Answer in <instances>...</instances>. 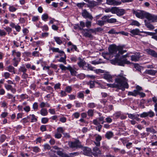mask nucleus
Segmentation results:
<instances>
[{
  "instance_id": "f257e3e1",
  "label": "nucleus",
  "mask_w": 157,
  "mask_h": 157,
  "mask_svg": "<svg viewBox=\"0 0 157 157\" xmlns=\"http://www.w3.org/2000/svg\"><path fill=\"white\" fill-rule=\"evenodd\" d=\"M109 53H106V55H110V58L115 56V58L111 60L112 64L123 66L124 64H129L130 62L127 60L125 58L128 57V55L121 56L124 53L126 52V50H123V47L121 46H117L115 45H111L109 48Z\"/></svg>"
},
{
  "instance_id": "f03ea898",
  "label": "nucleus",
  "mask_w": 157,
  "mask_h": 157,
  "mask_svg": "<svg viewBox=\"0 0 157 157\" xmlns=\"http://www.w3.org/2000/svg\"><path fill=\"white\" fill-rule=\"evenodd\" d=\"M125 75L123 74V71L118 75L115 79V84H107V86L112 88H118L124 91L125 88H128V85L127 83V80L125 77Z\"/></svg>"
},
{
  "instance_id": "7ed1b4c3",
  "label": "nucleus",
  "mask_w": 157,
  "mask_h": 157,
  "mask_svg": "<svg viewBox=\"0 0 157 157\" xmlns=\"http://www.w3.org/2000/svg\"><path fill=\"white\" fill-rule=\"evenodd\" d=\"M132 13L135 14L136 16L139 18L144 19L145 18L147 12L144 10H135L133 9L132 10Z\"/></svg>"
},
{
  "instance_id": "20e7f679",
  "label": "nucleus",
  "mask_w": 157,
  "mask_h": 157,
  "mask_svg": "<svg viewBox=\"0 0 157 157\" xmlns=\"http://www.w3.org/2000/svg\"><path fill=\"white\" fill-rule=\"evenodd\" d=\"M145 18H146L148 21H150L151 22H157V15L151 14L147 12Z\"/></svg>"
},
{
  "instance_id": "39448f33",
  "label": "nucleus",
  "mask_w": 157,
  "mask_h": 157,
  "mask_svg": "<svg viewBox=\"0 0 157 157\" xmlns=\"http://www.w3.org/2000/svg\"><path fill=\"white\" fill-rule=\"evenodd\" d=\"M68 145L69 147L71 148H81L83 147L79 141H76L74 142H69Z\"/></svg>"
},
{
  "instance_id": "423d86ee",
  "label": "nucleus",
  "mask_w": 157,
  "mask_h": 157,
  "mask_svg": "<svg viewBox=\"0 0 157 157\" xmlns=\"http://www.w3.org/2000/svg\"><path fill=\"white\" fill-rule=\"evenodd\" d=\"M79 61L77 64L80 68H82L83 70H86L87 68V63L85 61L80 58H79Z\"/></svg>"
},
{
  "instance_id": "0eeeda50",
  "label": "nucleus",
  "mask_w": 157,
  "mask_h": 157,
  "mask_svg": "<svg viewBox=\"0 0 157 157\" xmlns=\"http://www.w3.org/2000/svg\"><path fill=\"white\" fill-rule=\"evenodd\" d=\"M82 16L85 18H88L91 20H92L93 18L92 16L85 9L82 10Z\"/></svg>"
},
{
  "instance_id": "6e6552de",
  "label": "nucleus",
  "mask_w": 157,
  "mask_h": 157,
  "mask_svg": "<svg viewBox=\"0 0 157 157\" xmlns=\"http://www.w3.org/2000/svg\"><path fill=\"white\" fill-rule=\"evenodd\" d=\"M140 57V53L138 52L130 56L132 61L135 62L138 61Z\"/></svg>"
},
{
  "instance_id": "1a4fd4ad",
  "label": "nucleus",
  "mask_w": 157,
  "mask_h": 157,
  "mask_svg": "<svg viewBox=\"0 0 157 157\" xmlns=\"http://www.w3.org/2000/svg\"><path fill=\"white\" fill-rule=\"evenodd\" d=\"M106 3L109 5H119L121 4L120 1H117L115 0H106Z\"/></svg>"
},
{
  "instance_id": "9d476101",
  "label": "nucleus",
  "mask_w": 157,
  "mask_h": 157,
  "mask_svg": "<svg viewBox=\"0 0 157 157\" xmlns=\"http://www.w3.org/2000/svg\"><path fill=\"white\" fill-rule=\"evenodd\" d=\"M145 51L148 54L154 57L157 58V53L155 51L151 49H147L145 50Z\"/></svg>"
},
{
  "instance_id": "9b49d317",
  "label": "nucleus",
  "mask_w": 157,
  "mask_h": 157,
  "mask_svg": "<svg viewBox=\"0 0 157 157\" xmlns=\"http://www.w3.org/2000/svg\"><path fill=\"white\" fill-rule=\"evenodd\" d=\"M145 51L148 54L154 57L157 58V53L155 51L151 49H147L145 50Z\"/></svg>"
},
{
  "instance_id": "f8f14e48",
  "label": "nucleus",
  "mask_w": 157,
  "mask_h": 157,
  "mask_svg": "<svg viewBox=\"0 0 157 157\" xmlns=\"http://www.w3.org/2000/svg\"><path fill=\"white\" fill-rule=\"evenodd\" d=\"M129 32L132 34L133 35H139L140 33H146V32L143 31L140 32L139 29H135L131 30H130Z\"/></svg>"
},
{
  "instance_id": "ddd939ff",
  "label": "nucleus",
  "mask_w": 157,
  "mask_h": 157,
  "mask_svg": "<svg viewBox=\"0 0 157 157\" xmlns=\"http://www.w3.org/2000/svg\"><path fill=\"white\" fill-rule=\"evenodd\" d=\"M127 114L128 115V117L130 119L133 120L135 119L137 121H139L140 120L139 118H138V117L139 116V115L138 114H132L127 113Z\"/></svg>"
},
{
  "instance_id": "4468645a",
  "label": "nucleus",
  "mask_w": 157,
  "mask_h": 157,
  "mask_svg": "<svg viewBox=\"0 0 157 157\" xmlns=\"http://www.w3.org/2000/svg\"><path fill=\"white\" fill-rule=\"evenodd\" d=\"M102 137L101 136L99 135H98L95 137V141H94V143L98 147L100 146V141L101 140Z\"/></svg>"
},
{
  "instance_id": "2eb2a0df",
  "label": "nucleus",
  "mask_w": 157,
  "mask_h": 157,
  "mask_svg": "<svg viewBox=\"0 0 157 157\" xmlns=\"http://www.w3.org/2000/svg\"><path fill=\"white\" fill-rule=\"evenodd\" d=\"M101 153V151L98 147H95L93 148V155L95 156L100 155Z\"/></svg>"
},
{
  "instance_id": "dca6fc26",
  "label": "nucleus",
  "mask_w": 157,
  "mask_h": 157,
  "mask_svg": "<svg viewBox=\"0 0 157 157\" xmlns=\"http://www.w3.org/2000/svg\"><path fill=\"white\" fill-rule=\"evenodd\" d=\"M84 1L86 2H87L88 3L89 6L90 7H94L97 5V2L93 0H84Z\"/></svg>"
},
{
  "instance_id": "f3484780",
  "label": "nucleus",
  "mask_w": 157,
  "mask_h": 157,
  "mask_svg": "<svg viewBox=\"0 0 157 157\" xmlns=\"http://www.w3.org/2000/svg\"><path fill=\"white\" fill-rule=\"evenodd\" d=\"M50 50H52L53 52H58L60 54H63L64 52L62 50H59L58 48H55L54 47H51L50 48Z\"/></svg>"
},
{
  "instance_id": "a211bd4d",
  "label": "nucleus",
  "mask_w": 157,
  "mask_h": 157,
  "mask_svg": "<svg viewBox=\"0 0 157 157\" xmlns=\"http://www.w3.org/2000/svg\"><path fill=\"white\" fill-rule=\"evenodd\" d=\"M105 136L107 139L110 140L114 136V134L112 131H108L106 133Z\"/></svg>"
},
{
  "instance_id": "6ab92c4d",
  "label": "nucleus",
  "mask_w": 157,
  "mask_h": 157,
  "mask_svg": "<svg viewBox=\"0 0 157 157\" xmlns=\"http://www.w3.org/2000/svg\"><path fill=\"white\" fill-rule=\"evenodd\" d=\"M20 58H16L14 57L12 59L13 63V65L15 67L17 66L18 63L20 61Z\"/></svg>"
},
{
  "instance_id": "aec40b11",
  "label": "nucleus",
  "mask_w": 157,
  "mask_h": 157,
  "mask_svg": "<svg viewBox=\"0 0 157 157\" xmlns=\"http://www.w3.org/2000/svg\"><path fill=\"white\" fill-rule=\"evenodd\" d=\"M125 12V10L124 9H119L118 8L117 15L119 16H121L124 14Z\"/></svg>"
},
{
  "instance_id": "412c9836",
  "label": "nucleus",
  "mask_w": 157,
  "mask_h": 157,
  "mask_svg": "<svg viewBox=\"0 0 157 157\" xmlns=\"http://www.w3.org/2000/svg\"><path fill=\"white\" fill-rule=\"evenodd\" d=\"M68 70L70 71L71 75H72L75 76L77 73V71L70 65H68Z\"/></svg>"
},
{
  "instance_id": "4be33fe9",
  "label": "nucleus",
  "mask_w": 157,
  "mask_h": 157,
  "mask_svg": "<svg viewBox=\"0 0 157 157\" xmlns=\"http://www.w3.org/2000/svg\"><path fill=\"white\" fill-rule=\"evenodd\" d=\"M144 22L145 26L148 28L150 29H154L155 27L154 26L150 23H149L147 20H144Z\"/></svg>"
},
{
  "instance_id": "5701e85b",
  "label": "nucleus",
  "mask_w": 157,
  "mask_h": 157,
  "mask_svg": "<svg viewBox=\"0 0 157 157\" xmlns=\"http://www.w3.org/2000/svg\"><path fill=\"white\" fill-rule=\"evenodd\" d=\"M103 78L109 82H112L113 81L112 76L108 74L104 75L103 76Z\"/></svg>"
},
{
  "instance_id": "b1692460",
  "label": "nucleus",
  "mask_w": 157,
  "mask_h": 157,
  "mask_svg": "<svg viewBox=\"0 0 157 157\" xmlns=\"http://www.w3.org/2000/svg\"><path fill=\"white\" fill-rule=\"evenodd\" d=\"M139 91L137 90H134L133 91H129L128 92V96H132L136 97L138 95Z\"/></svg>"
},
{
  "instance_id": "393cba45",
  "label": "nucleus",
  "mask_w": 157,
  "mask_h": 157,
  "mask_svg": "<svg viewBox=\"0 0 157 157\" xmlns=\"http://www.w3.org/2000/svg\"><path fill=\"white\" fill-rule=\"evenodd\" d=\"M27 118H31V122H35L37 121V118L34 114H30L27 116Z\"/></svg>"
},
{
  "instance_id": "a878e982",
  "label": "nucleus",
  "mask_w": 157,
  "mask_h": 157,
  "mask_svg": "<svg viewBox=\"0 0 157 157\" xmlns=\"http://www.w3.org/2000/svg\"><path fill=\"white\" fill-rule=\"evenodd\" d=\"M12 55L14 57L17 56L18 58H20L21 56V53L15 50H13L12 52Z\"/></svg>"
},
{
  "instance_id": "bb28decb",
  "label": "nucleus",
  "mask_w": 157,
  "mask_h": 157,
  "mask_svg": "<svg viewBox=\"0 0 157 157\" xmlns=\"http://www.w3.org/2000/svg\"><path fill=\"white\" fill-rule=\"evenodd\" d=\"M7 70L11 73L15 74V68L12 66L10 65L6 67Z\"/></svg>"
},
{
  "instance_id": "cd10ccee",
  "label": "nucleus",
  "mask_w": 157,
  "mask_h": 157,
  "mask_svg": "<svg viewBox=\"0 0 157 157\" xmlns=\"http://www.w3.org/2000/svg\"><path fill=\"white\" fill-rule=\"evenodd\" d=\"M27 69L25 67V66L24 64H22L21 66L20 67L19 69V71L20 72H21L23 73H26Z\"/></svg>"
},
{
  "instance_id": "c85d7f7f",
  "label": "nucleus",
  "mask_w": 157,
  "mask_h": 157,
  "mask_svg": "<svg viewBox=\"0 0 157 157\" xmlns=\"http://www.w3.org/2000/svg\"><path fill=\"white\" fill-rule=\"evenodd\" d=\"M48 112L46 109L42 108L40 111V114L43 116H46L47 115Z\"/></svg>"
},
{
  "instance_id": "c756f323",
  "label": "nucleus",
  "mask_w": 157,
  "mask_h": 157,
  "mask_svg": "<svg viewBox=\"0 0 157 157\" xmlns=\"http://www.w3.org/2000/svg\"><path fill=\"white\" fill-rule=\"evenodd\" d=\"M40 106L41 108H43L45 107H49L50 106V105L47 102H42L40 104Z\"/></svg>"
},
{
  "instance_id": "7c9ffc66",
  "label": "nucleus",
  "mask_w": 157,
  "mask_h": 157,
  "mask_svg": "<svg viewBox=\"0 0 157 157\" xmlns=\"http://www.w3.org/2000/svg\"><path fill=\"white\" fill-rule=\"evenodd\" d=\"M54 39L57 43L59 45L61 44L63 42L61 38L59 37H54Z\"/></svg>"
},
{
  "instance_id": "2f4dec72",
  "label": "nucleus",
  "mask_w": 157,
  "mask_h": 157,
  "mask_svg": "<svg viewBox=\"0 0 157 157\" xmlns=\"http://www.w3.org/2000/svg\"><path fill=\"white\" fill-rule=\"evenodd\" d=\"M130 25H135L137 26H139L140 25V24L137 21L133 20L130 23Z\"/></svg>"
},
{
  "instance_id": "473e14b6",
  "label": "nucleus",
  "mask_w": 157,
  "mask_h": 157,
  "mask_svg": "<svg viewBox=\"0 0 157 157\" xmlns=\"http://www.w3.org/2000/svg\"><path fill=\"white\" fill-rule=\"evenodd\" d=\"M9 10L10 12H15L17 10V8H16L14 6L10 5Z\"/></svg>"
},
{
  "instance_id": "72a5a7b5",
  "label": "nucleus",
  "mask_w": 157,
  "mask_h": 157,
  "mask_svg": "<svg viewBox=\"0 0 157 157\" xmlns=\"http://www.w3.org/2000/svg\"><path fill=\"white\" fill-rule=\"evenodd\" d=\"M156 72L154 70H148L146 71V73L149 75H154Z\"/></svg>"
},
{
  "instance_id": "f704fd0d",
  "label": "nucleus",
  "mask_w": 157,
  "mask_h": 157,
  "mask_svg": "<svg viewBox=\"0 0 157 157\" xmlns=\"http://www.w3.org/2000/svg\"><path fill=\"white\" fill-rule=\"evenodd\" d=\"M10 74L8 72H5L2 75V76L4 77L5 79H7L10 77Z\"/></svg>"
},
{
  "instance_id": "c9c22d12",
  "label": "nucleus",
  "mask_w": 157,
  "mask_h": 157,
  "mask_svg": "<svg viewBox=\"0 0 157 157\" xmlns=\"http://www.w3.org/2000/svg\"><path fill=\"white\" fill-rule=\"evenodd\" d=\"M48 18V15L47 13L43 14L41 16L42 19L44 21H46Z\"/></svg>"
},
{
  "instance_id": "e433bc0d",
  "label": "nucleus",
  "mask_w": 157,
  "mask_h": 157,
  "mask_svg": "<svg viewBox=\"0 0 157 157\" xmlns=\"http://www.w3.org/2000/svg\"><path fill=\"white\" fill-rule=\"evenodd\" d=\"M121 115V112H118L114 114L113 116L115 119H117L120 117Z\"/></svg>"
},
{
  "instance_id": "4c0bfd02",
  "label": "nucleus",
  "mask_w": 157,
  "mask_h": 157,
  "mask_svg": "<svg viewBox=\"0 0 157 157\" xmlns=\"http://www.w3.org/2000/svg\"><path fill=\"white\" fill-rule=\"evenodd\" d=\"M90 151L91 149L89 148L85 147L83 149V151H84V152L86 155H88V154H89L90 152Z\"/></svg>"
},
{
  "instance_id": "58836bf2",
  "label": "nucleus",
  "mask_w": 157,
  "mask_h": 157,
  "mask_svg": "<svg viewBox=\"0 0 157 157\" xmlns=\"http://www.w3.org/2000/svg\"><path fill=\"white\" fill-rule=\"evenodd\" d=\"M117 22V19L115 18H111L107 20V23H112L116 22Z\"/></svg>"
},
{
  "instance_id": "ea45409f",
  "label": "nucleus",
  "mask_w": 157,
  "mask_h": 157,
  "mask_svg": "<svg viewBox=\"0 0 157 157\" xmlns=\"http://www.w3.org/2000/svg\"><path fill=\"white\" fill-rule=\"evenodd\" d=\"M117 7H113L111 8V12L113 14H117Z\"/></svg>"
},
{
  "instance_id": "a19ab883",
  "label": "nucleus",
  "mask_w": 157,
  "mask_h": 157,
  "mask_svg": "<svg viewBox=\"0 0 157 157\" xmlns=\"http://www.w3.org/2000/svg\"><path fill=\"white\" fill-rule=\"evenodd\" d=\"M57 132L58 133H64V130L63 129V128L61 127H59L58 128L57 130Z\"/></svg>"
},
{
  "instance_id": "79ce46f5",
  "label": "nucleus",
  "mask_w": 157,
  "mask_h": 157,
  "mask_svg": "<svg viewBox=\"0 0 157 157\" xmlns=\"http://www.w3.org/2000/svg\"><path fill=\"white\" fill-rule=\"evenodd\" d=\"M78 152H74L70 153L69 154L70 157H74L78 155H79Z\"/></svg>"
},
{
  "instance_id": "37998d69",
  "label": "nucleus",
  "mask_w": 157,
  "mask_h": 157,
  "mask_svg": "<svg viewBox=\"0 0 157 157\" xmlns=\"http://www.w3.org/2000/svg\"><path fill=\"white\" fill-rule=\"evenodd\" d=\"M146 131L147 132H150L153 133H155L156 132L153 129L151 128H146Z\"/></svg>"
},
{
  "instance_id": "c03bdc74",
  "label": "nucleus",
  "mask_w": 157,
  "mask_h": 157,
  "mask_svg": "<svg viewBox=\"0 0 157 157\" xmlns=\"http://www.w3.org/2000/svg\"><path fill=\"white\" fill-rule=\"evenodd\" d=\"M86 31H87V32H86L84 33V35L86 37H88L89 38H91L92 37V35L90 33V32L88 31V29H86Z\"/></svg>"
},
{
  "instance_id": "a18cd8bd",
  "label": "nucleus",
  "mask_w": 157,
  "mask_h": 157,
  "mask_svg": "<svg viewBox=\"0 0 157 157\" xmlns=\"http://www.w3.org/2000/svg\"><path fill=\"white\" fill-rule=\"evenodd\" d=\"M96 104L93 102L90 103L88 104V107L90 108H93L96 107Z\"/></svg>"
},
{
  "instance_id": "49530a36",
  "label": "nucleus",
  "mask_w": 157,
  "mask_h": 157,
  "mask_svg": "<svg viewBox=\"0 0 157 157\" xmlns=\"http://www.w3.org/2000/svg\"><path fill=\"white\" fill-rule=\"evenodd\" d=\"M39 19V16H33L32 19V21L33 22H36L38 21Z\"/></svg>"
},
{
  "instance_id": "de8ad7c7",
  "label": "nucleus",
  "mask_w": 157,
  "mask_h": 157,
  "mask_svg": "<svg viewBox=\"0 0 157 157\" xmlns=\"http://www.w3.org/2000/svg\"><path fill=\"white\" fill-rule=\"evenodd\" d=\"M23 109L26 113H28L30 110V108L29 106L27 105L23 108Z\"/></svg>"
},
{
  "instance_id": "09e8293b",
  "label": "nucleus",
  "mask_w": 157,
  "mask_h": 157,
  "mask_svg": "<svg viewBox=\"0 0 157 157\" xmlns=\"http://www.w3.org/2000/svg\"><path fill=\"white\" fill-rule=\"evenodd\" d=\"M59 67L62 71H65L66 70H68V66L66 67L62 64L59 65Z\"/></svg>"
},
{
  "instance_id": "8fccbe9b",
  "label": "nucleus",
  "mask_w": 157,
  "mask_h": 157,
  "mask_svg": "<svg viewBox=\"0 0 157 157\" xmlns=\"http://www.w3.org/2000/svg\"><path fill=\"white\" fill-rule=\"evenodd\" d=\"M49 119L47 117H43L41 119V122L43 124H46L48 121Z\"/></svg>"
},
{
  "instance_id": "3c124183",
  "label": "nucleus",
  "mask_w": 157,
  "mask_h": 157,
  "mask_svg": "<svg viewBox=\"0 0 157 157\" xmlns=\"http://www.w3.org/2000/svg\"><path fill=\"white\" fill-rule=\"evenodd\" d=\"M80 27L78 26V29H82V28L85 26V23L82 21H81L80 22Z\"/></svg>"
},
{
  "instance_id": "603ef678",
  "label": "nucleus",
  "mask_w": 157,
  "mask_h": 157,
  "mask_svg": "<svg viewBox=\"0 0 157 157\" xmlns=\"http://www.w3.org/2000/svg\"><path fill=\"white\" fill-rule=\"evenodd\" d=\"M54 136L57 139H60L61 137L62 136L61 133L59 132L58 133L57 132H56V133H55Z\"/></svg>"
},
{
  "instance_id": "864d4df0",
  "label": "nucleus",
  "mask_w": 157,
  "mask_h": 157,
  "mask_svg": "<svg viewBox=\"0 0 157 157\" xmlns=\"http://www.w3.org/2000/svg\"><path fill=\"white\" fill-rule=\"evenodd\" d=\"M33 151L36 153H37L40 151V149L38 147H33Z\"/></svg>"
},
{
  "instance_id": "5fc2aeb1",
  "label": "nucleus",
  "mask_w": 157,
  "mask_h": 157,
  "mask_svg": "<svg viewBox=\"0 0 157 157\" xmlns=\"http://www.w3.org/2000/svg\"><path fill=\"white\" fill-rule=\"evenodd\" d=\"M85 75L83 73H81L78 74L77 75V77L81 79H82L85 78Z\"/></svg>"
},
{
  "instance_id": "6e6d98bb",
  "label": "nucleus",
  "mask_w": 157,
  "mask_h": 157,
  "mask_svg": "<svg viewBox=\"0 0 157 157\" xmlns=\"http://www.w3.org/2000/svg\"><path fill=\"white\" fill-rule=\"evenodd\" d=\"M95 72L97 74H99L100 73H104V71L102 70L101 69H96L94 70Z\"/></svg>"
},
{
  "instance_id": "4d7b16f0",
  "label": "nucleus",
  "mask_w": 157,
  "mask_h": 157,
  "mask_svg": "<svg viewBox=\"0 0 157 157\" xmlns=\"http://www.w3.org/2000/svg\"><path fill=\"white\" fill-rule=\"evenodd\" d=\"M72 88L71 86H68L65 89V91L68 93H70L72 90Z\"/></svg>"
},
{
  "instance_id": "13d9d810",
  "label": "nucleus",
  "mask_w": 157,
  "mask_h": 157,
  "mask_svg": "<svg viewBox=\"0 0 157 157\" xmlns=\"http://www.w3.org/2000/svg\"><path fill=\"white\" fill-rule=\"evenodd\" d=\"M148 116H149L150 117H152L155 116V113L153 112L150 111L147 112Z\"/></svg>"
},
{
  "instance_id": "bf43d9fd",
  "label": "nucleus",
  "mask_w": 157,
  "mask_h": 157,
  "mask_svg": "<svg viewBox=\"0 0 157 157\" xmlns=\"http://www.w3.org/2000/svg\"><path fill=\"white\" fill-rule=\"evenodd\" d=\"M105 23L102 20H98L97 21V24L98 25L100 26H102L103 25L105 24Z\"/></svg>"
},
{
  "instance_id": "052dcab7",
  "label": "nucleus",
  "mask_w": 157,
  "mask_h": 157,
  "mask_svg": "<svg viewBox=\"0 0 157 157\" xmlns=\"http://www.w3.org/2000/svg\"><path fill=\"white\" fill-rule=\"evenodd\" d=\"M38 108V103L37 102H35L33 105V108L36 111Z\"/></svg>"
},
{
  "instance_id": "680f3d73",
  "label": "nucleus",
  "mask_w": 157,
  "mask_h": 157,
  "mask_svg": "<svg viewBox=\"0 0 157 157\" xmlns=\"http://www.w3.org/2000/svg\"><path fill=\"white\" fill-rule=\"evenodd\" d=\"M85 5V3L84 2L78 3L76 4V6L79 8H81L83 7Z\"/></svg>"
},
{
  "instance_id": "e2e57ef3",
  "label": "nucleus",
  "mask_w": 157,
  "mask_h": 157,
  "mask_svg": "<svg viewBox=\"0 0 157 157\" xmlns=\"http://www.w3.org/2000/svg\"><path fill=\"white\" fill-rule=\"evenodd\" d=\"M77 96L79 98H83L84 95L83 92H80L78 93Z\"/></svg>"
},
{
  "instance_id": "0e129e2a",
  "label": "nucleus",
  "mask_w": 157,
  "mask_h": 157,
  "mask_svg": "<svg viewBox=\"0 0 157 157\" xmlns=\"http://www.w3.org/2000/svg\"><path fill=\"white\" fill-rule=\"evenodd\" d=\"M64 57H61L58 60V61L60 62H66V56L65 54L64 53Z\"/></svg>"
},
{
  "instance_id": "69168bd1",
  "label": "nucleus",
  "mask_w": 157,
  "mask_h": 157,
  "mask_svg": "<svg viewBox=\"0 0 157 157\" xmlns=\"http://www.w3.org/2000/svg\"><path fill=\"white\" fill-rule=\"evenodd\" d=\"M139 116L142 118H144L148 116V114L147 112H144L143 113L140 114Z\"/></svg>"
},
{
  "instance_id": "338daca9",
  "label": "nucleus",
  "mask_w": 157,
  "mask_h": 157,
  "mask_svg": "<svg viewBox=\"0 0 157 157\" xmlns=\"http://www.w3.org/2000/svg\"><path fill=\"white\" fill-rule=\"evenodd\" d=\"M6 138V136L4 135H2L0 137V142L1 143L3 142Z\"/></svg>"
},
{
  "instance_id": "774afa93",
  "label": "nucleus",
  "mask_w": 157,
  "mask_h": 157,
  "mask_svg": "<svg viewBox=\"0 0 157 157\" xmlns=\"http://www.w3.org/2000/svg\"><path fill=\"white\" fill-rule=\"evenodd\" d=\"M8 115V113L6 112H2L0 115L1 118H4L6 117Z\"/></svg>"
}]
</instances>
